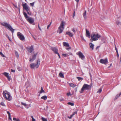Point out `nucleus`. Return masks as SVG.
<instances>
[{
  "label": "nucleus",
  "instance_id": "obj_30",
  "mask_svg": "<svg viewBox=\"0 0 121 121\" xmlns=\"http://www.w3.org/2000/svg\"><path fill=\"white\" fill-rule=\"evenodd\" d=\"M68 104L69 105H70L72 106H73L74 104L73 103L71 102H68Z\"/></svg>",
  "mask_w": 121,
  "mask_h": 121
},
{
  "label": "nucleus",
  "instance_id": "obj_32",
  "mask_svg": "<svg viewBox=\"0 0 121 121\" xmlns=\"http://www.w3.org/2000/svg\"><path fill=\"white\" fill-rule=\"evenodd\" d=\"M0 55H1V56L2 57H5V56L1 52H0Z\"/></svg>",
  "mask_w": 121,
  "mask_h": 121
},
{
  "label": "nucleus",
  "instance_id": "obj_6",
  "mask_svg": "<svg viewBox=\"0 0 121 121\" xmlns=\"http://www.w3.org/2000/svg\"><path fill=\"white\" fill-rule=\"evenodd\" d=\"M40 62L39 59H38L37 60L36 64L34 63L31 64L30 65V67L32 69H34L35 67L37 68L40 65Z\"/></svg>",
  "mask_w": 121,
  "mask_h": 121
},
{
  "label": "nucleus",
  "instance_id": "obj_17",
  "mask_svg": "<svg viewBox=\"0 0 121 121\" xmlns=\"http://www.w3.org/2000/svg\"><path fill=\"white\" fill-rule=\"evenodd\" d=\"M66 35L69 36L70 37H72L73 36V34L70 32L68 31H67L66 32Z\"/></svg>",
  "mask_w": 121,
  "mask_h": 121
},
{
  "label": "nucleus",
  "instance_id": "obj_50",
  "mask_svg": "<svg viewBox=\"0 0 121 121\" xmlns=\"http://www.w3.org/2000/svg\"><path fill=\"white\" fill-rule=\"evenodd\" d=\"M62 56L65 57L66 56V54H62Z\"/></svg>",
  "mask_w": 121,
  "mask_h": 121
},
{
  "label": "nucleus",
  "instance_id": "obj_44",
  "mask_svg": "<svg viewBox=\"0 0 121 121\" xmlns=\"http://www.w3.org/2000/svg\"><path fill=\"white\" fill-rule=\"evenodd\" d=\"M81 37L82 40H83L85 41L84 39V38L83 37V36H81Z\"/></svg>",
  "mask_w": 121,
  "mask_h": 121
},
{
  "label": "nucleus",
  "instance_id": "obj_29",
  "mask_svg": "<svg viewBox=\"0 0 121 121\" xmlns=\"http://www.w3.org/2000/svg\"><path fill=\"white\" fill-rule=\"evenodd\" d=\"M102 91V89L101 88H100V89H99L97 91V93H100Z\"/></svg>",
  "mask_w": 121,
  "mask_h": 121
},
{
  "label": "nucleus",
  "instance_id": "obj_34",
  "mask_svg": "<svg viewBox=\"0 0 121 121\" xmlns=\"http://www.w3.org/2000/svg\"><path fill=\"white\" fill-rule=\"evenodd\" d=\"M27 12V14L28 15H30L31 14V13L30 11V10L29 11Z\"/></svg>",
  "mask_w": 121,
  "mask_h": 121
},
{
  "label": "nucleus",
  "instance_id": "obj_46",
  "mask_svg": "<svg viewBox=\"0 0 121 121\" xmlns=\"http://www.w3.org/2000/svg\"><path fill=\"white\" fill-rule=\"evenodd\" d=\"M75 11H74V13H73V18H74V16H75Z\"/></svg>",
  "mask_w": 121,
  "mask_h": 121
},
{
  "label": "nucleus",
  "instance_id": "obj_19",
  "mask_svg": "<svg viewBox=\"0 0 121 121\" xmlns=\"http://www.w3.org/2000/svg\"><path fill=\"white\" fill-rule=\"evenodd\" d=\"M89 45L90 46V48H91L93 50L94 48V45L91 43H89Z\"/></svg>",
  "mask_w": 121,
  "mask_h": 121
},
{
  "label": "nucleus",
  "instance_id": "obj_12",
  "mask_svg": "<svg viewBox=\"0 0 121 121\" xmlns=\"http://www.w3.org/2000/svg\"><path fill=\"white\" fill-rule=\"evenodd\" d=\"M63 44L64 46L66 47H69L68 48H66V49L67 50H68L69 49L71 48V47H69V45L68 43H67L65 42H63Z\"/></svg>",
  "mask_w": 121,
  "mask_h": 121
},
{
  "label": "nucleus",
  "instance_id": "obj_62",
  "mask_svg": "<svg viewBox=\"0 0 121 121\" xmlns=\"http://www.w3.org/2000/svg\"><path fill=\"white\" fill-rule=\"evenodd\" d=\"M26 2V0H25Z\"/></svg>",
  "mask_w": 121,
  "mask_h": 121
},
{
  "label": "nucleus",
  "instance_id": "obj_5",
  "mask_svg": "<svg viewBox=\"0 0 121 121\" xmlns=\"http://www.w3.org/2000/svg\"><path fill=\"white\" fill-rule=\"evenodd\" d=\"M91 86L90 85L84 84L83 86L82 87L80 91V93H83L84 91L86 90H88L90 89Z\"/></svg>",
  "mask_w": 121,
  "mask_h": 121
},
{
  "label": "nucleus",
  "instance_id": "obj_23",
  "mask_svg": "<svg viewBox=\"0 0 121 121\" xmlns=\"http://www.w3.org/2000/svg\"><path fill=\"white\" fill-rule=\"evenodd\" d=\"M69 86H70L73 87H75L76 86L73 83H70L69 84Z\"/></svg>",
  "mask_w": 121,
  "mask_h": 121
},
{
  "label": "nucleus",
  "instance_id": "obj_31",
  "mask_svg": "<svg viewBox=\"0 0 121 121\" xmlns=\"http://www.w3.org/2000/svg\"><path fill=\"white\" fill-rule=\"evenodd\" d=\"M41 119L42 120V121H47L46 119L44 118L43 117H42Z\"/></svg>",
  "mask_w": 121,
  "mask_h": 121
},
{
  "label": "nucleus",
  "instance_id": "obj_28",
  "mask_svg": "<svg viewBox=\"0 0 121 121\" xmlns=\"http://www.w3.org/2000/svg\"><path fill=\"white\" fill-rule=\"evenodd\" d=\"M76 78L78 79V81H80V80H83V79L82 78L77 77H76Z\"/></svg>",
  "mask_w": 121,
  "mask_h": 121
},
{
  "label": "nucleus",
  "instance_id": "obj_13",
  "mask_svg": "<svg viewBox=\"0 0 121 121\" xmlns=\"http://www.w3.org/2000/svg\"><path fill=\"white\" fill-rule=\"evenodd\" d=\"M37 54H35L34 55H32V58H30L29 60V61L30 62H32L34 61L36 58L37 56Z\"/></svg>",
  "mask_w": 121,
  "mask_h": 121
},
{
  "label": "nucleus",
  "instance_id": "obj_58",
  "mask_svg": "<svg viewBox=\"0 0 121 121\" xmlns=\"http://www.w3.org/2000/svg\"><path fill=\"white\" fill-rule=\"evenodd\" d=\"M99 46H97L96 48V49H97L98 48H99Z\"/></svg>",
  "mask_w": 121,
  "mask_h": 121
},
{
  "label": "nucleus",
  "instance_id": "obj_45",
  "mask_svg": "<svg viewBox=\"0 0 121 121\" xmlns=\"http://www.w3.org/2000/svg\"><path fill=\"white\" fill-rule=\"evenodd\" d=\"M115 49L116 51V52H117L118 51V50H117V47H116V45H115Z\"/></svg>",
  "mask_w": 121,
  "mask_h": 121
},
{
  "label": "nucleus",
  "instance_id": "obj_48",
  "mask_svg": "<svg viewBox=\"0 0 121 121\" xmlns=\"http://www.w3.org/2000/svg\"><path fill=\"white\" fill-rule=\"evenodd\" d=\"M11 72H15V71L14 70L11 69Z\"/></svg>",
  "mask_w": 121,
  "mask_h": 121
},
{
  "label": "nucleus",
  "instance_id": "obj_25",
  "mask_svg": "<svg viewBox=\"0 0 121 121\" xmlns=\"http://www.w3.org/2000/svg\"><path fill=\"white\" fill-rule=\"evenodd\" d=\"M13 120L14 121H20L19 119L18 118H13Z\"/></svg>",
  "mask_w": 121,
  "mask_h": 121
},
{
  "label": "nucleus",
  "instance_id": "obj_54",
  "mask_svg": "<svg viewBox=\"0 0 121 121\" xmlns=\"http://www.w3.org/2000/svg\"><path fill=\"white\" fill-rule=\"evenodd\" d=\"M50 26V24L48 26V27H47V29H48L49 27Z\"/></svg>",
  "mask_w": 121,
  "mask_h": 121
},
{
  "label": "nucleus",
  "instance_id": "obj_51",
  "mask_svg": "<svg viewBox=\"0 0 121 121\" xmlns=\"http://www.w3.org/2000/svg\"><path fill=\"white\" fill-rule=\"evenodd\" d=\"M117 52V57H119V55L118 51L117 52Z\"/></svg>",
  "mask_w": 121,
  "mask_h": 121
},
{
  "label": "nucleus",
  "instance_id": "obj_26",
  "mask_svg": "<svg viewBox=\"0 0 121 121\" xmlns=\"http://www.w3.org/2000/svg\"><path fill=\"white\" fill-rule=\"evenodd\" d=\"M3 74L7 77L9 76V73L6 72L3 73Z\"/></svg>",
  "mask_w": 121,
  "mask_h": 121
},
{
  "label": "nucleus",
  "instance_id": "obj_24",
  "mask_svg": "<svg viewBox=\"0 0 121 121\" xmlns=\"http://www.w3.org/2000/svg\"><path fill=\"white\" fill-rule=\"evenodd\" d=\"M15 53L16 57L18 58L19 57V55L17 52L16 51H15Z\"/></svg>",
  "mask_w": 121,
  "mask_h": 121
},
{
  "label": "nucleus",
  "instance_id": "obj_56",
  "mask_svg": "<svg viewBox=\"0 0 121 121\" xmlns=\"http://www.w3.org/2000/svg\"><path fill=\"white\" fill-rule=\"evenodd\" d=\"M75 0L77 2V3H78L79 1V0Z\"/></svg>",
  "mask_w": 121,
  "mask_h": 121
},
{
  "label": "nucleus",
  "instance_id": "obj_27",
  "mask_svg": "<svg viewBox=\"0 0 121 121\" xmlns=\"http://www.w3.org/2000/svg\"><path fill=\"white\" fill-rule=\"evenodd\" d=\"M86 11H85V12L83 13V16L84 18H86Z\"/></svg>",
  "mask_w": 121,
  "mask_h": 121
},
{
  "label": "nucleus",
  "instance_id": "obj_40",
  "mask_svg": "<svg viewBox=\"0 0 121 121\" xmlns=\"http://www.w3.org/2000/svg\"><path fill=\"white\" fill-rule=\"evenodd\" d=\"M9 116V119L11 121H12V120L11 118V115L8 116Z\"/></svg>",
  "mask_w": 121,
  "mask_h": 121
},
{
  "label": "nucleus",
  "instance_id": "obj_20",
  "mask_svg": "<svg viewBox=\"0 0 121 121\" xmlns=\"http://www.w3.org/2000/svg\"><path fill=\"white\" fill-rule=\"evenodd\" d=\"M30 85L29 82H26L25 84V86L26 87H28Z\"/></svg>",
  "mask_w": 121,
  "mask_h": 121
},
{
  "label": "nucleus",
  "instance_id": "obj_38",
  "mask_svg": "<svg viewBox=\"0 0 121 121\" xmlns=\"http://www.w3.org/2000/svg\"><path fill=\"white\" fill-rule=\"evenodd\" d=\"M21 104L22 105H24L25 107H26L27 105V104H26L23 103V102H21Z\"/></svg>",
  "mask_w": 121,
  "mask_h": 121
},
{
  "label": "nucleus",
  "instance_id": "obj_14",
  "mask_svg": "<svg viewBox=\"0 0 121 121\" xmlns=\"http://www.w3.org/2000/svg\"><path fill=\"white\" fill-rule=\"evenodd\" d=\"M51 49L55 54L57 53V52H58V49L56 47H52L51 48Z\"/></svg>",
  "mask_w": 121,
  "mask_h": 121
},
{
  "label": "nucleus",
  "instance_id": "obj_61",
  "mask_svg": "<svg viewBox=\"0 0 121 121\" xmlns=\"http://www.w3.org/2000/svg\"><path fill=\"white\" fill-rule=\"evenodd\" d=\"M14 5V6L16 7V8H17V6L16 5Z\"/></svg>",
  "mask_w": 121,
  "mask_h": 121
},
{
  "label": "nucleus",
  "instance_id": "obj_3",
  "mask_svg": "<svg viewBox=\"0 0 121 121\" xmlns=\"http://www.w3.org/2000/svg\"><path fill=\"white\" fill-rule=\"evenodd\" d=\"M1 24L2 25L7 28L11 31L12 32V34H13L15 30L13 29L9 24L6 22L1 23Z\"/></svg>",
  "mask_w": 121,
  "mask_h": 121
},
{
  "label": "nucleus",
  "instance_id": "obj_59",
  "mask_svg": "<svg viewBox=\"0 0 121 121\" xmlns=\"http://www.w3.org/2000/svg\"><path fill=\"white\" fill-rule=\"evenodd\" d=\"M8 38L9 40L10 41H11V40L10 39V38L9 37H8Z\"/></svg>",
  "mask_w": 121,
  "mask_h": 121
},
{
  "label": "nucleus",
  "instance_id": "obj_41",
  "mask_svg": "<svg viewBox=\"0 0 121 121\" xmlns=\"http://www.w3.org/2000/svg\"><path fill=\"white\" fill-rule=\"evenodd\" d=\"M72 30L75 33L76 32V31L74 28H73Z\"/></svg>",
  "mask_w": 121,
  "mask_h": 121
},
{
  "label": "nucleus",
  "instance_id": "obj_53",
  "mask_svg": "<svg viewBox=\"0 0 121 121\" xmlns=\"http://www.w3.org/2000/svg\"><path fill=\"white\" fill-rule=\"evenodd\" d=\"M60 101H62L64 100V99H63V98H60Z\"/></svg>",
  "mask_w": 121,
  "mask_h": 121
},
{
  "label": "nucleus",
  "instance_id": "obj_22",
  "mask_svg": "<svg viewBox=\"0 0 121 121\" xmlns=\"http://www.w3.org/2000/svg\"><path fill=\"white\" fill-rule=\"evenodd\" d=\"M59 75L60 77L62 78H64V76L63 74L61 72L60 73Z\"/></svg>",
  "mask_w": 121,
  "mask_h": 121
},
{
  "label": "nucleus",
  "instance_id": "obj_18",
  "mask_svg": "<svg viewBox=\"0 0 121 121\" xmlns=\"http://www.w3.org/2000/svg\"><path fill=\"white\" fill-rule=\"evenodd\" d=\"M45 92V91L43 90V87H42L41 88V90L39 92V94H41Z\"/></svg>",
  "mask_w": 121,
  "mask_h": 121
},
{
  "label": "nucleus",
  "instance_id": "obj_55",
  "mask_svg": "<svg viewBox=\"0 0 121 121\" xmlns=\"http://www.w3.org/2000/svg\"><path fill=\"white\" fill-rule=\"evenodd\" d=\"M70 93H67V95L69 96V95H70Z\"/></svg>",
  "mask_w": 121,
  "mask_h": 121
},
{
  "label": "nucleus",
  "instance_id": "obj_1",
  "mask_svg": "<svg viewBox=\"0 0 121 121\" xmlns=\"http://www.w3.org/2000/svg\"><path fill=\"white\" fill-rule=\"evenodd\" d=\"M3 96L4 99L9 101H10L12 99V98L9 92L6 90L3 91Z\"/></svg>",
  "mask_w": 121,
  "mask_h": 121
},
{
  "label": "nucleus",
  "instance_id": "obj_8",
  "mask_svg": "<svg viewBox=\"0 0 121 121\" xmlns=\"http://www.w3.org/2000/svg\"><path fill=\"white\" fill-rule=\"evenodd\" d=\"M17 35L20 40L23 41H25V38L24 36L20 32H17Z\"/></svg>",
  "mask_w": 121,
  "mask_h": 121
},
{
  "label": "nucleus",
  "instance_id": "obj_42",
  "mask_svg": "<svg viewBox=\"0 0 121 121\" xmlns=\"http://www.w3.org/2000/svg\"><path fill=\"white\" fill-rule=\"evenodd\" d=\"M73 117V115H71L70 117L68 116V118L69 119H71Z\"/></svg>",
  "mask_w": 121,
  "mask_h": 121
},
{
  "label": "nucleus",
  "instance_id": "obj_64",
  "mask_svg": "<svg viewBox=\"0 0 121 121\" xmlns=\"http://www.w3.org/2000/svg\"><path fill=\"white\" fill-rule=\"evenodd\" d=\"M51 22L50 23V25H51Z\"/></svg>",
  "mask_w": 121,
  "mask_h": 121
},
{
  "label": "nucleus",
  "instance_id": "obj_63",
  "mask_svg": "<svg viewBox=\"0 0 121 121\" xmlns=\"http://www.w3.org/2000/svg\"><path fill=\"white\" fill-rule=\"evenodd\" d=\"M51 22L50 23V25H51Z\"/></svg>",
  "mask_w": 121,
  "mask_h": 121
},
{
  "label": "nucleus",
  "instance_id": "obj_43",
  "mask_svg": "<svg viewBox=\"0 0 121 121\" xmlns=\"http://www.w3.org/2000/svg\"><path fill=\"white\" fill-rule=\"evenodd\" d=\"M7 112V113L8 114V116L11 115L10 114L9 111H8Z\"/></svg>",
  "mask_w": 121,
  "mask_h": 121
},
{
  "label": "nucleus",
  "instance_id": "obj_15",
  "mask_svg": "<svg viewBox=\"0 0 121 121\" xmlns=\"http://www.w3.org/2000/svg\"><path fill=\"white\" fill-rule=\"evenodd\" d=\"M86 36L87 37L90 38L91 35L89 31L87 29L86 30Z\"/></svg>",
  "mask_w": 121,
  "mask_h": 121
},
{
  "label": "nucleus",
  "instance_id": "obj_37",
  "mask_svg": "<svg viewBox=\"0 0 121 121\" xmlns=\"http://www.w3.org/2000/svg\"><path fill=\"white\" fill-rule=\"evenodd\" d=\"M31 117L32 118V121H35V119L33 117V116H31Z\"/></svg>",
  "mask_w": 121,
  "mask_h": 121
},
{
  "label": "nucleus",
  "instance_id": "obj_9",
  "mask_svg": "<svg viewBox=\"0 0 121 121\" xmlns=\"http://www.w3.org/2000/svg\"><path fill=\"white\" fill-rule=\"evenodd\" d=\"M76 54L79 56V58L83 60L85 58V56L83 53L80 51H79Z\"/></svg>",
  "mask_w": 121,
  "mask_h": 121
},
{
  "label": "nucleus",
  "instance_id": "obj_60",
  "mask_svg": "<svg viewBox=\"0 0 121 121\" xmlns=\"http://www.w3.org/2000/svg\"><path fill=\"white\" fill-rule=\"evenodd\" d=\"M6 37H7L8 38V37H9V36L8 35H6Z\"/></svg>",
  "mask_w": 121,
  "mask_h": 121
},
{
  "label": "nucleus",
  "instance_id": "obj_47",
  "mask_svg": "<svg viewBox=\"0 0 121 121\" xmlns=\"http://www.w3.org/2000/svg\"><path fill=\"white\" fill-rule=\"evenodd\" d=\"M38 28H39V30H40V31H41V28H40V27L39 26V24H38Z\"/></svg>",
  "mask_w": 121,
  "mask_h": 121
},
{
  "label": "nucleus",
  "instance_id": "obj_7",
  "mask_svg": "<svg viewBox=\"0 0 121 121\" xmlns=\"http://www.w3.org/2000/svg\"><path fill=\"white\" fill-rule=\"evenodd\" d=\"M101 37V36L98 34H92L91 36V39L92 41H96L98 39Z\"/></svg>",
  "mask_w": 121,
  "mask_h": 121
},
{
  "label": "nucleus",
  "instance_id": "obj_49",
  "mask_svg": "<svg viewBox=\"0 0 121 121\" xmlns=\"http://www.w3.org/2000/svg\"><path fill=\"white\" fill-rule=\"evenodd\" d=\"M56 54H57L58 55V56H59V58H60V54H59V53H58V52H57V53H56Z\"/></svg>",
  "mask_w": 121,
  "mask_h": 121
},
{
  "label": "nucleus",
  "instance_id": "obj_2",
  "mask_svg": "<svg viewBox=\"0 0 121 121\" xmlns=\"http://www.w3.org/2000/svg\"><path fill=\"white\" fill-rule=\"evenodd\" d=\"M23 14L25 18L28 22L33 25H35L34 20L33 18L28 17L26 13L25 12H23Z\"/></svg>",
  "mask_w": 121,
  "mask_h": 121
},
{
  "label": "nucleus",
  "instance_id": "obj_21",
  "mask_svg": "<svg viewBox=\"0 0 121 121\" xmlns=\"http://www.w3.org/2000/svg\"><path fill=\"white\" fill-rule=\"evenodd\" d=\"M41 99H43L44 100H46L47 99V97L46 95H44L41 97Z\"/></svg>",
  "mask_w": 121,
  "mask_h": 121
},
{
  "label": "nucleus",
  "instance_id": "obj_33",
  "mask_svg": "<svg viewBox=\"0 0 121 121\" xmlns=\"http://www.w3.org/2000/svg\"><path fill=\"white\" fill-rule=\"evenodd\" d=\"M1 104L2 106H5V105L3 102H1Z\"/></svg>",
  "mask_w": 121,
  "mask_h": 121
},
{
  "label": "nucleus",
  "instance_id": "obj_36",
  "mask_svg": "<svg viewBox=\"0 0 121 121\" xmlns=\"http://www.w3.org/2000/svg\"><path fill=\"white\" fill-rule=\"evenodd\" d=\"M8 80V81H10L11 80L10 76H9V75L7 77Z\"/></svg>",
  "mask_w": 121,
  "mask_h": 121
},
{
  "label": "nucleus",
  "instance_id": "obj_16",
  "mask_svg": "<svg viewBox=\"0 0 121 121\" xmlns=\"http://www.w3.org/2000/svg\"><path fill=\"white\" fill-rule=\"evenodd\" d=\"M33 50V48L32 46L28 48V51L30 53H31Z\"/></svg>",
  "mask_w": 121,
  "mask_h": 121
},
{
  "label": "nucleus",
  "instance_id": "obj_57",
  "mask_svg": "<svg viewBox=\"0 0 121 121\" xmlns=\"http://www.w3.org/2000/svg\"><path fill=\"white\" fill-rule=\"evenodd\" d=\"M119 23H120L119 22H117V25H119Z\"/></svg>",
  "mask_w": 121,
  "mask_h": 121
},
{
  "label": "nucleus",
  "instance_id": "obj_10",
  "mask_svg": "<svg viewBox=\"0 0 121 121\" xmlns=\"http://www.w3.org/2000/svg\"><path fill=\"white\" fill-rule=\"evenodd\" d=\"M22 5L23 6V8L26 10L27 12L30 10V8H29L27 6V4L26 3H25L24 4H22Z\"/></svg>",
  "mask_w": 121,
  "mask_h": 121
},
{
  "label": "nucleus",
  "instance_id": "obj_52",
  "mask_svg": "<svg viewBox=\"0 0 121 121\" xmlns=\"http://www.w3.org/2000/svg\"><path fill=\"white\" fill-rule=\"evenodd\" d=\"M52 101V100H48L47 102L48 103L51 102Z\"/></svg>",
  "mask_w": 121,
  "mask_h": 121
},
{
  "label": "nucleus",
  "instance_id": "obj_35",
  "mask_svg": "<svg viewBox=\"0 0 121 121\" xmlns=\"http://www.w3.org/2000/svg\"><path fill=\"white\" fill-rule=\"evenodd\" d=\"M35 2H33V3H30V5L31 6H32V7L34 6V4H35Z\"/></svg>",
  "mask_w": 121,
  "mask_h": 121
},
{
  "label": "nucleus",
  "instance_id": "obj_39",
  "mask_svg": "<svg viewBox=\"0 0 121 121\" xmlns=\"http://www.w3.org/2000/svg\"><path fill=\"white\" fill-rule=\"evenodd\" d=\"M77 114V112L76 111H75L73 112V114L71 115H73V116L75 114Z\"/></svg>",
  "mask_w": 121,
  "mask_h": 121
},
{
  "label": "nucleus",
  "instance_id": "obj_11",
  "mask_svg": "<svg viewBox=\"0 0 121 121\" xmlns=\"http://www.w3.org/2000/svg\"><path fill=\"white\" fill-rule=\"evenodd\" d=\"M100 62L102 64L106 65L107 64V63L108 62V61L107 58H105L104 59H101L100 60Z\"/></svg>",
  "mask_w": 121,
  "mask_h": 121
},
{
  "label": "nucleus",
  "instance_id": "obj_4",
  "mask_svg": "<svg viewBox=\"0 0 121 121\" xmlns=\"http://www.w3.org/2000/svg\"><path fill=\"white\" fill-rule=\"evenodd\" d=\"M65 23L63 21H61L60 26L59 27L57 32L59 34H61L62 33L64 29V26L65 25Z\"/></svg>",
  "mask_w": 121,
  "mask_h": 121
}]
</instances>
